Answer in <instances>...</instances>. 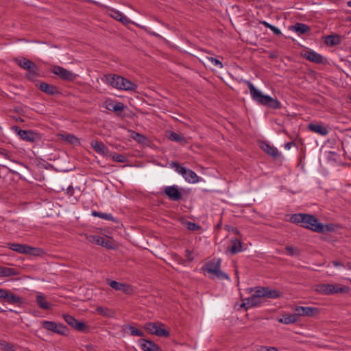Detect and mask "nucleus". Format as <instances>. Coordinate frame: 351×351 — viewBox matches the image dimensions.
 <instances>
[{
	"label": "nucleus",
	"mask_w": 351,
	"mask_h": 351,
	"mask_svg": "<svg viewBox=\"0 0 351 351\" xmlns=\"http://www.w3.org/2000/svg\"><path fill=\"white\" fill-rule=\"evenodd\" d=\"M350 288L340 284H318L315 287V291L323 295H333L336 293H348Z\"/></svg>",
	"instance_id": "obj_1"
},
{
	"label": "nucleus",
	"mask_w": 351,
	"mask_h": 351,
	"mask_svg": "<svg viewBox=\"0 0 351 351\" xmlns=\"http://www.w3.org/2000/svg\"><path fill=\"white\" fill-rule=\"evenodd\" d=\"M12 129L22 140L29 143H37L42 138L40 133L30 130H22L19 126H13Z\"/></svg>",
	"instance_id": "obj_2"
},
{
	"label": "nucleus",
	"mask_w": 351,
	"mask_h": 351,
	"mask_svg": "<svg viewBox=\"0 0 351 351\" xmlns=\"http://www.w3.org/2000/svg\"><path fill=\"white\" fill-rule=\"evenodd\" d=\"M171 165V167H175L176 171L181 174L187 182L191 183H196L199 181V177L196 173L191 169L182 166L177 162H172Z\"/></svg>",
	"instance_id": "obj_3"
},
{
	"label": "nucleus",
	"mask_w": 351,
	"mask_h": 351,
	"mask_svg": "<svg viewBox=\"0 0 351 351\" xmlns=\"http://www.w3.org/2000/svg\"><path fill=\"white\" fill-rule=\"evenodd\" d=\"M304 222L300 224V226L313 232H317L322 231L323 223L319 221V219L314 215L305 213Z\"/></svg>",
	"instance_id": "obj_4"
},
{
	"label": "nucleus",
	"mask_w": 351,
	"mask_h": 351,
	"mask_svg": "<svg viewBox=\"0 0 351 351\" xmlns=\"http://www.w3.org/2000/svg\"><path fill=\"white\" fill-rule=\"evenodd\" d=\"M51 72L58 75L61 80L67 82H73L75 79L77 75L72 71L58 65H54L51 69Z\"/></svg>",
	"instance_id": "obj_5"
},
{
	"label": "nucleus",
	"mask_w": 351,
	"mask_h": 351,
	"mask_svg": "<svg viewBox=\"0 0 351 351\" xmlns=\"http://www.w3.org/2000/svg\"><path fill=\"white\" fill-rule=\"evenodd\" d=\"M256 101L261 105L271 109L276 110L282 108V104L278 99L269 95H264L263 93Z\"/></svg>",
	"instance_id": "obj_6"
},
{
	"label": "nucleus",
	"mask_w": 351,
	"mask_h": 351,
	"mask_svg": "<svg viewBox=\"0 0 351 351\" xmlns=\"http://www.w3.org/2000/svg\"><path fill=\"white\" fill-rule=\"evenodd\" d=\"M301 56L308 61L320 64H325L326 60L321 54L311 49H305L301 51Z\"/></svg>",
	"instance_id": "obj_7"
},
{
	"label": "nucleus",
	"mask_w": 351,
	"mask_h": 351,
	"mask_svg": "<svg viewBox=\"0 0 351 351\" xmlns=\"http://www.w3.org/2000/svg\"><path fill=\"white\" fill-rule=\"evenodd\" d=\"M64 321L72 328L81 332H85L88 330V326L84 322L77 320L74 317L70 315H63Z\"/></svg>",
	"instance_id": "obj_8"
},
{
	"label": "nucleus",
	"mask_w": 351,
	"mask_h": 351,
	"mask_svg": "<svg viewBox=\"0 0 351 351\" xmlns=\"http://www.w3.org/2000/svg\"><path fill=\"white\" fill-rule=\"evenodd\" d=\"M293 311L299 319L300 316L314 317L319 314V310L315 307L296 306Z\"/></svg>",
	"instance_id": "obj_9"
},
{
	"label": "nucleus",
	"mask_w": 351,
	"mask_h": 351,
	"mask_svg": "<svg viewBox=\"0 0 351 351\" xmlns=\"http://www.w3.org/2000/svg\"><path fill=\"white\" fill-rule=\"evenodd\" d=\"M164 193L171 201L178 202L182 199V192L175 185L165 187Z\"/></svg>",
	"instance_id": "obj_10"
},
{
	"label": "nucleus",
	"mask_w": 351,
	"mask_h": 351,
	"mask_svg": "<svg viewBox=\"0 0 351 351\" xmlns=\"http://www.w3.org/2000/svg\"><path fill=\"white\" fill-rule=\"evenodd\" d=\"M36 86L41 91L49 95L54 96L61 94L58 87L53 84H49L45 82H38L36 84Z\"/></svg>",
	"instance_id": "obj_11"
},
{
	"label": "nucleus",
	"mask_w": 351,
	"mask_h": 351,
	"mask_svg": "<svg viewBox=\"0 0 351 351\" xmlns=\"http://www.w3.org/2000/svg\"><path fill=\"white\" fill-rule=\"evenodd\" d=\"M90 146L93 150L99 155L102 156H109L110 152L103 142L93 140L90 142Z\"/></svg>",
	"instance_id": "obj_12"
},
{
	"label": "nucleus",
	"mask_w": 351,
	"mask_h": 351,
	"mask_svg": "<svg viewBox=\"0 0 351 351\" xmlns=\"http://www.w3.org/2000/svg\"><path fill=\"white\" fill-rule=\"evenodd\" d=\"M25 70L27 71V73L25 74L26 78L31 82H35L40 75V69L34 62Z\"/></svg>",
	"instance_id": "obj_13"
},
{
	"label": "nucleus",
	"mask_w": 351,
	"mask_h": 351,
	"mask_svg": "<svg viewBox=\"0 0 351 351\" xmlns=\"http://www.w3.org/2000/svg\"><path fill=\"white\" fill-rule=\"evenodd\" d=\"M105 81L107 84H110L113 88H116L117 89H120L121 86V82L119 79L123 78L122 76L117 75V74H112L109 73L107 75H105Z\"/></svg>",
	"instance_id": "obj_14"
},
{
	"label": "nucleus",
	"mask_w": 351,
	"mask_h": 351,
	"mask_svg": "<svg viewBox=\"0 0 351 351\" xmlns=\"http://www.w3.org/2000/svg\"><path fill=\"white\" fill-rule=\"evenodd\" d=\"M138 343L141 349L144 351H159V346L154 341L145 339H141Z\"/></svg>",
	"instance_id": "obj_15"
},
{
	"label": "nucleus",
	"mask_w": 351,
	"mask_h": 351,
	"mask_svg": "<svg viewBox=\"0 0 351 351\" xmlns=\"http://www.w3.org/2000/svg\"><path fill=\"white\" fill-rule=\"evenodd\" d=\"M221 259L213 258L210 261L206 263L202 267L204 271L210 274L213 271H216V269L221 268Z\"/></svg>",
	"instance_id": "obj_16"
},
{
	"label": "nucleus",
	"mask_w": 351,
	"mask_h": 351,
	"mask_svg": "<svg viewBox=\"0 0 351 351\" xmlns=\"http://www.w3.org/2000/svg\"><path fill=\"white\" fill-rule=\"evenodd\" d=\"M109 16L124 25L130 23L131 20L119 10L111 9L109 10Z\"/></svg>",
	"instance_id": "obj_17"
},
{
	"label": "nucleus",
	"mask_w": 351,
	"mask_h": 351,
	"mask_svg": "<svg viewBox=\"0 0 351 351\" xmlns=\"http://www.w3.org/2000/svg\"><path fill=\"white\" fill-rule=\"evenodd\" d=\"M260 147L266 152L268 155L272 156L274 158H276L280 156V153L276 147L270 145L267 142L261 141Z\"/></svg>",
	"instance_id": "obj_18"
},
{
	"label": "nucleus",
	"mask_w": 351,
	"mask_h": 351,
	"mask_svg": "<svg viewBox=\"0 0 351 351\" xmlns=\"http://www.w3.org/2000/svg\"><path fill=\"white\" fill-rule=\"evenodd\" d=\"M107 284L117 291H121L123 293H128L130 288V285L124 283H121L115 280L107 279Z\"/></svg>",
	"instance_id": "obj_19"
},
{
	"label": "nucleus",
	"mask_w": 351,
	"mask_h": 351,
	"mask_svg": "<svg viewBox=\"0 0 351 351\" xmlns=\"http://www.w3.org/2000/svg\"><path fill=\"white\" fill-rule=\"evenodd\" d=\"M242 250V242L239 239H232L230 245L228 248V251L232 254H236Z\"/></svg>",
	"instance_id": "obj_20"
},
{
	"label": "nucleus",
	"mask_w": 351,
	"mask_h": 351,
	"mask_svg": "<svg viewBox=\"0 0 351 351\" xmlns=\"http://www.w3.org/2000/svg\"><path fill=\"white\" fill-rule=\"evenodd\" d=\"M7 303L21 307L26 304V300L11 292Z\"/></svg>",
	"instance_id": "obj_21"
},
{
	"label": "nucleus",
	"mask_w": 351,
	"mask_h": 351,
	"mask_svg": "<svg viewBox=\"0 0 351 351\" xmlns=\"http://www.w3.org/2000/svg\"><path fill=\"white\" fill-rule=\"evenodd\" d=\"M290 29L293 30L298 35H303L311 32V28L304 23H297L294 25L290 27Z\"/></svg>",
	"instance_id": "obj_22"
},
{
	"label": "nucleus",
	"mask_w": 351,
	"mask_h": 351,
	"mask_svg": "<svg viewBox=\"0 0 351 351\" xmlns=\"http://www.w3.org/2000/svg\"><path fill=\"white\" fill-rule=\"evenodd\" d=\"M106 108L110 111H113L115 112L122 111L125 106L121 102H114L113 101L109 100L106 101Z\"/></svg>",
	"instance_id": "obj_23"
},
{
	"label": "nucleus",
	"mask_w": 351,
	"mask_h": 351,
	"mask_svg": "<svg viewBox=\"0 0 351 351\" xmlns=\"http://www.w3.org/2000/svg\"><path fill=\"white\" fill-rule=\"evenodd\" d=\"M8 245L10 250L18 253L27 254L29 252V245H28L11 243H8Z\"/></svg>",
	"instance_id": "obj_24"
},
{
	"label": "nucleus",
	"mask_w": 351,
	"mask_h": 351,
	"mask_svg": "<svg viewBox=\"0 0 351 351\" xmlns=\"http://www.w3.org/2000/svg\"><path fill=\"white\" fill-rule=\"evenodd\" d=\"M324 43L330 47L339 45L341 43V38L339 34H330L324 37Z\"/></svg>",
	"instance_id": "obj_25"
},
{
	"label": "nucleus",
	"mask_w": 351,
	"mask_h": 351,
	"mask_svg": "<svg viewBox=\"0 0 351 351\" xmlns=\"http://www.w3.org/2000/svg\"><path fill=\"white\" fill-rule=\"evenodd\" d=\"M308 129L311 132L322 136H326L328 133V130L326 127L317 123L308 124Z\"/></svg>",
	"instance_id": "obj_26"
},
{
	"label": "nucleus",
	"mask_w": 351,
	"mask_h": 351,
	"mask_svg": "<svg viewBox=\"0 0 351 351\" xmlns=\"http://www.w3.org/2000/svg\"><path fill=\"white\" fill-rule=\"evenodd\" d=\"M95 311L99 315L105 317H114L116 315L114 310L105 306H97Z\"/></svg>",
	"instance_id": "obj_27"
},
{
	"label": "nucleus",
	"mask_w": 351,
	"mask_h": 351,
	"mask_svg": "<svg viewBox=\"0 0 351 351\" xmlns=\"http://www.w3.org/2000/svg\"><path fill=\"white\" fill-rule=\"evenodd\" d=\"M122 330L125 332L130 331V335L132 336L143 337L144 335L143 332L138 328H134L130 324H125L122 326Z\"/></svg>",
	"instance_id": "obj_28"
},
{
	"label": "nucleus",
	"mask_w": 351,
	"mask_h": 351,
	"mask_svg": "<svg viewBox=\"0 0 351 351\" xmlns=\"http://www.w3.org/2000/svg\"><path fill=\"white\" fill-rule=\"evenodd\" d=\"M36 302L38 306L44 310H48L51 308V304H50L47 300L44 295L42 294H38L36 298Z\"/></svg>",
	"instance_id": "obj_29"
},
{
	"label": "nucleus",
	"mask_w": 351,
	"mask_h": 351,
	"mask_svg": "<svg viewBox=\"0 0 351 351\" xmlns=\"http://www.w3.org/2000/svg\"><path fill=\"white\" fill-rule=\"evenodd\" d=\"M121 82V86L120 88V90H135L137 88V85L133 82H132L130 80L125 78L123 77V78L119 79Z\"/></svg>",
	"instance_id": "obj_30"
},
{
	"label": "nucleus",
	"mask_w": 351,
	"mask_h": 351,
	"mask_svg": "<svg viewBox=\"0 0 351 351\" xmlns=\"http://www.w3.org/2000/svg\"><path fill=\"white\" fill-rule=\"evenodd\" d=\"M19 274V272L14 268L1 266L0 267V276L1 277H10Z\"/></svg>",
	"instance_id": "obj_31"
},
{
	"label": "nucleus",
	"mask_w": 351,
	"mask_h": 351,
	"mask_svg": "<svg viewBox=\"0 0 351 351\" xmlns=\"http://www.w3.org/2000/svg\"><path fill=\"white\" fill-rule=\"evenodd\" d=\"M283 295V293L282 291H280L276 289H271L268 287H265V298H279L282 297Z\"/></svg>",
	"instance_id": "obj_32"
},
{
	"label": "nucleus",
	"mask_w": 351,
	"mask_h": 351,
	"mask_svg": "<svg viewBox=\"0 0 351 351\" xmlns=\"http://www.w3.org/2000/svg\"><path fill=\"white\" fill-rule=\"evenodd\" d=\"M298 321L297 315L294 313L293 314H289L283 316L282 318L278 319V322L285 324H290L295 323Z\"/></svg>",
	"instance_id": "obj_33"
},
{
	"label": "nucleus",
	"mask_w": 351,
	"mask_h": 351,
	"mask_svg": "<svg viewBox=\"0 0 351 351\" xmlns=\"http://www.w3.org/2000/svg\"><path fill=\"white\" fill-rule=\"evenodd\" d=\"M131 137L137 143L142 145H147V143L149 141L148 138L146 137L145 135L134 131L132 132Z\"/></svg>",
	"instance_id": "obj_34"
},
{
	"label": "nucleus",
	"mask_w": 351,
	"mask_h": 351,
	"mask_svg": "<svg viewBox=\"0 0 351 351\" xmlns=\"http://www.w3.org/2000/svg\"><path fill=\"white\" fill-rule=\"evenodd\" d=\"M246 84L250 91L252 99L256 101L262 94V92L257 89L250 81H247Z\"/></svg>",
	"instance_id": "obj_35"
},
{
	"label": "nucleus",
	"mask_w": 351,
	"mask_h": 351,
	"mask_svg": "<svg viewBox=\"0 0 351 351\" xmlns=\"http://www.w3.org/2000/svg\"><path fill=\"white\" fill-rule=\"evenodd\" d=\"M248 307H254L260 305L263 301L262 299L257 298L254 295L245 299Z\"/></svg>",
	"instance_id": "obj_36"
},
{
	"label": "nucleus",
	"mask_w": 351,
	"mask_h": 351,
	"mask_svg": "<svg viewBox=\"0 0 351 351\" xmlns=\"http://www.w3.org/2000/svg\"><path fill=\"white\" fill-rule=\"evenodd\" d=\"M304 215L305 213L293 214L290 217V221L300 226V224H302V222H304L303 219H304Z\"/></svg>",
	"instance_id": "obj_37"
},
{
	"label": "nucleus",
	"mask_w": 351,
	"mask_h": 351,
	"mask_svg": "<svg viewBox=\"0 0 351 351\" xmlns=\"http://www.w3.org/2000/svg\"><path fill=\"white\" fill-rule=\"evenodd\" d=\"M91 215L94 217H97L104 219L114 221L115 219L111 214L104 213L96 210H92Z\"/></svg>",
	"instance_id": "obj_38"
},
{
	"label": "nucleus",
	"mask_w": 351,
	"mask_h": 351,
	"mask_svg": "<svg viewBox=\"0 0 351 351\" xmlns=\"http://www.w3.org/2000/svg\"><path fill=\"white\" fill-rule=\"evenodd\" d=\"M204 61L206 64H213L217 69H222L223 66L222 62L219 60L213 57H206L204 58Z\"/></svg>",
	"instance_id": "obj_39"
},
{
	"label": "nucleus",
	"mask_w": 351,
	"mask_h": 351,
	"mask_svg": "<svg viewBox=\"0 0 351 351\" xmlns=\"http://www.w3.org/2000/svg\"><path fill=\"white\" fill-rule=\"evenodd\" d=\"M14 61L19 66L23 69L29 67L32 62V61L27 59L26 58H16Z\"/></svg>",
	"instance_id": "obj_40"
},
{
	"label": "nucleus",
	"mask_w": 351,
	"mask_h": 351,
	"mask_svg": "<svg viewBox=\"0 0 351 351\" xmlns=\"http://www.w3.org/2000/svg\"><path fill=\"white\" fill-rule=\"evenodd\" d=\"M41 325L43 328L55 332L56 329V323L52 321H43Z\"/></svg>",
	"instance_id": "obj_41"
},
{
	"label": "nucleus",
	"mask_w": 351,
	"mask_h": 351,
	"mask_svg": "<svg viewBox=\"0 0 351 351\" xmlns=\"http://www.w3.org/2000/svg\"><path fill=\"white\" fill-rule=\"evenodd\" d=\"M169 139L178 143H186V139L182 135L174 132H171Z\"/></svg>",
	"instance_id": "obj_42"
},
{
	"label": "nucleus",
	"mask_w": 351,
	"mask_h": 351,
	"mask_svg": "<svg viewBox=\"0 0 351 351\" xmlns=\"http://www.w3.org/2000/svg\"><path fill=\"white\" fill-rule=\"evenodd\" d=\"M109 156L111 157L114 161H116L118 162L124 163L128 161L127 158L124 155H122V154H120L118 153L110 152Z\"/></svg>",
	"instance_id": "obj_43"
},
{
	"label": "nucleus",
	"mask_w": 351,
	"mask_h": 351,
	"mask_svg": "<svg viewBox=\"0 0 351 351\" xmlns=\"http://www.w3.org/2000/svg\"><path fill=\"white\" fill-rule=\"evenodd\" d=\"M158 325L154 322H147L145 324V329L150 334L155 335L156 331L158 328Z\"/></svg>",
	"instance_id": "obj_44"
},
{
	"label": "nucleus",
	"mask_w": 351,
	"mask_h": 351,
	"mask_svg": "<svg viewBox=\"0 0 351 351\" xmlns=\"http://www.w3.org/2000/svg\"><path fill=\"white\" fill-rule=\"evenodd\" d=\"M45 254L44 250L38 247H33L29 246V252L27 254L33 255L35 256H42Z\"/></svg>",
	"instance_id": "obj_45"
},
{
	"label": "nucleus",
	"mask_w": 351,
	"mask_h": 351,
	"mask_svg": "<svg viewBox=\"0 0 351 351\" xmlns=\"http://www.w3.org/2000/svg\"><path fill=\"white\" fill-rule=\"evenodd\" d=\"M215 276L219 280H229V276L226 274L225 272L221 270V268H218L216 269V271H213L210 273Z\"/></svg>",
	"instance_id": "obj_46"
},
{
	"label": "nucleus",
	"mask_w": 351,
	"mask_h": 351,
	"mask_svg": "<svg viewBox=\"0 0 351 351\" xmlns=\"http://www.w3.org/2000/svg\"><path fill=\"white\" fill-rule=\"evenodd\" d=\"M63 138L66 142L69 143L71 145L80 144L79 139L73 134H68L64 136Z\"/></svg>",
	"instance_id": "obj_47"
},
{
	"label": "nucleus",
	"mask_w": 351,
	"mask_h": 351,
	"mask_svg": "<svg viewBox=\"0 0 351 351\" xmlns=\"http://www.w3.org/2000/svg\"><path fill=\"white\" fill-rule=\"evenodd\" d=\"M56 329L55 333L62 335H66L68 332V328L63 324L56 323Z\"/></svg>",
	"instance_id": "obj_48"
},
{
	"label": "nucleus",
	"mask_w": 351,
	"mask_h": 351,
	"mask_svg": "<svg viewBox=\"0 0 351 351\" xmlns=\"http://www.w3.org/2000/svg\"><path fill=\"white\" fill-rule=\"evenodd\" d=\"M322 230H323L322 231H318L317 233L325 234L327 232H334L335 230V226L332 223H326V224L323 223Z\"/></svg>",
	"instance_id": "obj_49"
},
{
	"label": "nucleus",
	"mask_w": 351,
	"mask_h": 351,
	"mask_svg": "<svg viewBox=\"0 0 351 351\" xmlns=\"http://www.w3.org/2000/svg\"><path fill=\"white\" fill-rule=\"evenodd\" d=\"M254 289L255 292L253 295L261 299L265 298V287H257Z\"/></svg>",
	"instance_id": "obj_50"
},
{
	"label": "nucleus",
	"mask_w": 351,
	"mask_h": 351,
	"mask_svg": "<svg viewBox=\"0 0 351 351\" xmlns=\"http://www.w3.org/2000/svg\"><path fill=\"white\" fill-rule=\"evenodd\" d=\"M155 335L158 337H168L170 335V333L168 330L161 328L159 326L157 330H155Z\"/></svg>",
	"instance_id": "obj_51"
},
{
	"label": "nucleus",
	"mask_w": 351,
	"mask_h": 351,
	"mask_svg": "<svg viewBox=\"0 0 351 351\" xmlns=\"http://www.w3.org/2000/svg\"><path fill=\"white\" fill-rule=\"evenodd\" d=\"M11 292L12 291L10 290L3 289L2 293L0 294V300H1V302L7 303Z\"/></svg>",
	"instance_id": "obj_52"
},
{
	"label": "nucleus",
	"mask_w": 351,
	"mask_h": 351,
	"mask_svg": "<svg viewBox=\"0 0 351 351\" xmlns=\"http://www.w3.org/2000/svg\"><path fill=\"white\" fill-rule=\"evenodd\" d=\"M186 226L189 230H193V231L199 230L201 229L200 226H199L198 224H197L194 222H192V221H186Z\"/></svg>",
	"instance_id": "obj_53"
},
{
	"label": "nucleus",
	"mask_w": 351,
	"mask_h": 351,
	"mask_svg": "<svg viewBox=\"0 0 351 351\" xmlns=\"http://www.w3.org/2000/svg\"><path fill=\"white\" fill-rule=\"evenodd\" d=\"M0 155L3 156V157L10 160L13 161V160L12 159V154L5 149L0 148Z\"/></svg>",
	"instance_id": "obj_54"
},
{
	"label": "nucleus",
	"mask_w": 351,
	"mask_h": 351,
	"mask_svg": "<svg viewBox=\"0 0 351 351\" xmlns=\"http://www.w3.org/2000/svg\"><path fill=\"white\" fill-rule=\"evenodd\" d=\"M225 230L228 231V232H233L234 234H235L237 235H241L239 230L237 228L233 227L232 226L226 225L225 226Z\"/></svg>",
	"instance_id": "obj_55"
},
{
	"label": "nucleus",
	"mask_w": 351,
	"mask_h": 351,
	"mask_svg": "<svg viewBox=\"0 0 351 351\" xmlns=\"http://www.w3.org/2000/svg\"><path fill=\"white\" fill-rule=\"evenodd\" d=\"M269 29L272 31V32L276 36H280L282 34V32L280 30V29H278L274 25H271V27H269Z\"/></svg>",
	"instance_id": "obj_56"
},
{
	"label": "nucleus",
	"mask_w": 351,
	"mask_h": 351,
	"mask_svg": "<svg viewBox=\"0 0 351 351\" xmlns=\"http://www.w3.org/2000/svg\"><path fill=\"white\" fill-rule=\"evenodd\" d=\"M104 241H105V238L104 237L98 235L95 244L101 245V246L103 247V245H106V244L104 242Z\"/></svg>",
	"instance_id": "obj_57"
},
{
	"label": "nucleus",
	"mask_w": 351,
	"mask_h": 351,
	"mask_svg": "<svg viewBox=\"0 0 351 351\" xmlns=\"http://www.w3.org/2000/svg\"><path fill=\"white\" fill-rule=\"evenodd\" d=\"M285 250L290 256H293V255L296 254L295 252V250L292 246H289V245L285 247Z\"/></svg>",
	"instance_id": "obj_58"
},
{
	"label": "nucleus",
	"mask_w": 351,
	"mask_h": 351,
	"mask_svg": "<svg viewBox=\"0 0 351 351\" xmlns=\"http://www.w3.org/2000/svg\"><path fill=\"white\" fill-rule=\"evenodd\" d=\"M0 344L3 346V348L6 350H10L12 348V346L10 345L9 343L5 341H2Z\"/></svg>",
	"instance_id": "obj_59"
},
{
	"label": "nucleus",
	"mask_w": 351,
	"mask_h": 351,
	"mask_svg": "<svg viewBox=\"0 0 351 351\" xmlns=\"http://www.w3.org/2000/svg\"><path fill=\"white\" fill-rule=\"evenodd\" d=\"M97 236L98 235L90 234V235L88 236L86 238L89 242L95 243L96 241H97Z\"/></svg>",
	"instance_id": "obj_60"
},
{
	"label": "nucleus",
	"mask_w": 351,
	"mask_h": 351,
	"mask_svg": "<svg viewBox=\"0 0 351 351\" xmlns=\"http://www.w3.org/2000/svg\"><path fill=\"white\" fill-rule=\"evenodd\" d=\"M66 194H68L69 196H72L73 195V193H74V189L73 187L70 185L67 187L66 189Z\"/></svg>",
	"instance_id": "obj_61"
},
{
	"label": "nucleus",
	"mask_w": 351,
	"mask_h": 351,
	"mask_svg": "<svg viewBox=\"0 0 351 351\" xmlns=\"http://www.w3.org/2000/svg\"><path fill=\"white\" fill-rule=\"evenodd\" d=\"M104 242L106 243V245H103V247H105L108 249H111L112 248V242L106 239H105V241Z\"/></svg>",
	"instance_id": "obj_62"
},
{
	"label": "nucleus",
	"mask_w": 351,
	"mask_h": 351,
	"mask_svg": "<svg viewBox=\"0 0 351 351\" xmlns=\"http://www.w3.org/2000/svg\"><path fill=\"white\" fill-rule=\"evenodd\" d=\"M192 252L189 250H186V256L188 258L189 261L193 260V257L191 256Z\"/></svg>",
	"instance_id": "obj_63"
},
{
	"label": "nucleus",
	"mask_w": 351,
	"mask_h": 351,
	"mask_svg": "<svg viewBox=\"0 0 351 351\" xmlns=\"http://www.w3.org/2000/svg\"><path fill=\"white\" fill-rule=\"evenodd\" d=\"M291 146H295V143L293 141L289 142L285 144V148L287 149H289L291 147Z\"/></svg>",
	"instance_id": "obj_64"
}]
</instances>
